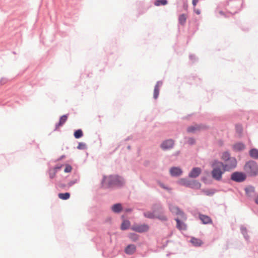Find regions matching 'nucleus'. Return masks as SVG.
Returning <instances> with one entry per match:
<instances>
[{"label":"nucleus","mask_w":258,"mask_h":258,"mask_svg":"<svg viewBox=\"0 0 258 258\" xmlns=\"http://www.w3.org/2000/svg\"><path fill=\"white\" fill-rule=\"evenodd\" d=\"M202 169L199 167H194L191 168L188 174V177L190 178L195 179L199 176L202 173Z\"/></svg>","instance_id":"f8f14e48"},{"label":"nucleus","mask_w":258,"mask_h":258,"mask_svg":"<svg viewBox=\"0 0 258 258\" xmlns=\"http://www.w3.org/2000/svg\"><path fill=\"white\" fill-rule=\"evenodd\" d=\"M71 194L69 192H59L58 194V197L62 200H67L70 198Z\"/></svg>","instance_id":"cd10ccee"},{"label":"nucleus","mask_w":258,"mask_h":258,"mask_svg":"<svg viewBox=\"0 0 258 258\" xmlns=\"http://www.w3.org/2000/svg\"><path fill=\"white\" fill-rule=\"evenodd\" d=\"M163 189L166 190L167 191H168L169 193L171 192V190H172V188L167 185H165V186H164V188H163Z\"/></svg>","instance_id":"de8ad7c7"},{"label":"nucleus","mask_w":258,"mask_h":258,"mask_svg":"<svg viewBox=\"0 0 258 258\" xmlns=\"http://www.w3.org/2000/svg\"><path fill=\"white\" fill-rule=\"evenodd\" d=\"M216 191V190L214 188H211L210 189L204 188L201 189V192H203L205 195L210 197L212 196L215 193Z\"/></svg>","instance_id":"bb28decb"},{"label":"nucleus","mask_w":258,"mask_h":258,"mask_svg":"<svg viewBox=\"0 0 258 258\" xmlns=\"http://www.w3.org/2000/svg\"><path fill=\"white\" fill-rule=\"evenodd\" d=\"M131 148V146L130 145H128V146H127V149L128 150H130Z\"/></svg>","instance_id":"052dcab7"},{"label":"nucleus","mask_w":258,"mask_h":258,"mask_svg":"<svg viewBox=\"0 0 258 258\" xmlns=\"http://www.w3.org/2000/svg\"><path fill=\"white\" fill-rule=\"evenodd\" d=\"M243 169L247 176L253 177L258 175V164L254 160H250L246 162Z\"/></svg>","instance_id":"20e7f679"},{"label":"nucleus","mask_w":258,"mask_h":258,"mask_svg":"<svg viewBox=\"0 0 258 258\" xmlns=\"http://www.w3.org/2000/svg\"><path fill=\"white\" fill-rule=\"evenodd\" d=\"M69 116V114H63L59 117V122L63 125L67 121Z\"/></svg>","instance_id":"f704fd0d"},{"label":"nucleus","mask_w":258,"mask_h":258,"mask_svg":"<svg viewBox=\"0 0 258 258\" xmlns=\"http://www.w3.org/2000/svg\"><path fill=\"white\" fill-rule=\"evenodd\" d=\"M158 185L163 189V188H164V186H165V184H164L163 182H161V181H159L158 182Z\"/></svg>","instance_id":"3c124183"},{"label":"nucleus","mask_w":258,"mask_h":258,"mask_svg":"<svg viewBox=\"0 0 258 258\" xmlns=\"http://www.w3.org/2000/svg\"><path fill=\"white\" fill-rule=\"evenodd\" d=\"M131 223L128 219H123L120 226V229L122 231H125L131 228Z\"/></svg>","instance_id":"aec40b11"},{"label":"nucleus","mask_w":258,"mask_h":258,"mask_svg":"<svg viewBox=\"0 0 258 258\" xmlns=\"http://www.w3.org/2000/svg\"><path fill=\"white\" fill-rule=\"evenodd\" d=\"M194 12L197 15H200L201 12L200 9H196L195 8L194 9Z\"/></svg>","instance_id":"8fccbe9b"},{"label":"nucleus","mask_w":258,"mask_h":258,"mask_svg":"<svg viewBox=\"0 0 258 258\" xmlns=\"http://www.w3.org/2000/svg\"><path fill=\"white\" fill-rule=\"evenodd\" d=\"M8 81V79L6 78H2L0 80V86L6 84Z\"/></svg>","instance_id":"37998d69"},{"label":"nucleus","mask_w":258,"mask_h":258,"mask_svg":"<svg viewBox=\"0 0 258 258\" xmlns=\"http://www.w3.org/2000/svg\"><path fill=\"white\" fill-rule=\"evenodd\" d=\"M111 209L112 211L116 214L120 213L122 211H123L122 205L119 203L112 205Z\"/></svg>","instance_id":"412c9836"},{"label":"nucleus","mask_w":258,"mask_h":258,"mask_svg":"<svg viewBox=\"0 0 258 258\" xmlns=\"http://www.w3.org/2000/svg\"><path fill=\"white\" fill-rule=\"evenodd\" d=\"M245 147L244 144L242 142H237L233 145V149L235 151L241 152L244 149Z\"/></svg>","instance_id":"5701e85b"},{"label":"nucleus","mask_w":258,"mask_h":258,"mask_svg":"<svg viewBox=\"0 0 258 258\" xmlns=\"http://www.w3.org/2000/svg\"><path fill=\"white\" fill-rule=\"evenodd\" d=\"M169 242V240H166L165 243L163 244V247H164L166 246Z\"/></svg>","instance_id":"4d7b16f0"},{"label":"nucleus","mask_w":258,"mask_h":258,"mask_svg":"<svg viewBox=\"0 0 258 258\" xmlns=\"http://www.w3.org/2000/svg\"><path fill=\"white\" fill-rule=\"evenodd\" d=\"M189 58L190 60H191L193 62L197 60V58L196 56L194 54H189Z\"/></svg>","instance_id":"79ce46f5"},{"label":"nucleus","mask_w":258,"mask_h":258,"mask_svg":"<svg viewBox=\"0 0 258 258\" xmlns=\"http://www.w3.org/2000/svg\"><path fill=\"white\" fill-rule=\"evenodd\" d=\"M124 218V216H123V215H122V216H121V218Z\"/></svg>","instance_id":"0e129e2a"},{"label":"nucleus","mask_w":258,"mask_h":258,"mask_svg":"<svg viewBox=\"0 0 258 258\" xmlns=\"http://www.w3.org/2000/svg\"><path fill=\"white\" fill-rule=\"evenodd\" d=\"M187 19V16L185 14H181L178 17V23L181 26H184L185 24Z\"/></svg>","instance_id":"a878e982"},{"label":"nucleus","mask_w":258,"mask_h":258,"mask_svg":"<svg viewBox=\"0 0 258 258\" xmlns=\"http://www.w3.org/2000/svg\"><path fill=\"white\" fill-rule=\"evenodd\" d=\"M201 180L206 185H209L212 183V180L208 179L206 176H202L201 178Z\"/></svg>","instance_id":"4c0bfd02"},{"label":"nucleus","mask_w":258,"mask_h":258,"mask_svg":"<svg viewBox=\"0 0 258 258\" xmlns=\"http://www.w3.org/2000/svg\"><path fill=\"white\" fill-rule=\"evenodd\" d=\"M175 144V141L172 139H168L162 141L160 147L163 151H167L172 149Z\"/></svg>","instance_id":"9d476101"},{"label":"nucleus","mask_w":258,"mask_h":258,"mask_svg":"<svg viewBox=\"0 0 258 258\" xmlns=\"http://www.w3.org/2000/svg\"><path fill=\"white\" fill-rule=\"evenodd\" d=\"M79 181V177H78V178H76L74 180H71L68 183V186L70 188L71 186H72L75 183L78 182Z\"/></svg>","instance_id":"58836bf2"},{"label":"nucleus","mask_w":258,"mask_h":258,"mask_svg":"<svg viewBox=\"0 0 258 258\" xmlns=\"http://www.w3.org/2000/svg\"><path fill=\"white\" fill-rule=\"evenodd\" d=\"M127 237L133 242L137 241L139 238V235L136 233H130L127 235Z\"/></svg>","instance_id":"c756f323"},{"label":"nucleus","mask_w":258,"mask_h":258,"mask_svg":"<svg viewBox=\"0 0 258 258\" xmlns=\"http://www.w3.org/2000/svg\"><path fill=\"white\" fill-rule=\"evenodd\" d=\"M106 176H104L102 180H101V184H103V183L105 182V180H106Z\"/></svg>","instance_id":"5fc2aeb1"},{"label":"nucleus","mask_w":258,"mask_h":258,"mask_svg":"<svg viewBox=\"0 0 258 258\" xmlns=\"http://www.w3.org/2000/svg\"><path fill=\"white\" fill-rule=\"evenodd\" d=\"M123 210L126 213H131L133 211V209L132 208H126L125 209H123Z\"/></svg>","instance_id":"c03bdc74"},{"label":"nucleus","mask_w":258,"mask_h":258,"mask_svg":"<svg viewBox=\"0 0 258 258\" xmlns=\"http://www.w3.org/2000/svg\"><path fill=\"white\" fill-rule=\"evenodd\" d=\"M125 184V180L122 176L118 174H112L109 176L107 188L115 186L118 188H121Z\"/></svg>","instance_id":"7ed1b4c3"},{"label":"nucleus","mask_w":258,"mask_h":258,"mask_svg":"<svg viewBox=\"0 0 258 258\" xmlns=\"http://www.w3.org/2000/svg\"><path fill=\"white\" fill-rule=\"evenodd\" d=\"M170 211L173 214L176 215L182 216L184 215L183 211L181 210L179 207L177 206L170 205L169 206Z\"/></svg>","instance_id":"4468645a"},{"label":"nucleus","mask_w":258,"mask_h":258,"mask_svg":"<svg viewBox=\"0 0 258 258\" xmlns=\"http://www.w3.org/2000/svg\"><path fill=\"white\" fill-rule=\"evenodd\" d=\"M63 166V164H57L54 167H52V169H53L55 172L57 173L62 168V167Z\"/></svg>","instance_id":"a19ab883"},{"label":"nucleus","mask_w":258,"mask_h":258,"mask_svg":"<svg viewBox=\"0 0 258 258\" xmlns=\"http://www.w3.org/2000/svg\"><path fill=\"white\" fill-rule=\"evenodd\" d=\"M119 146H118V147L116 148V149H115V151H116V150L118 149V148L119 147Z\"/></svg>","instance_id":"e2e57ef3"},{"label":"nucleus","mask_w":258,"mask_h":258,"mask_svg":"<svg viewBox=\"0 0 258 258\" xmlns=\"http://www.w3.org/2000/svg\"><path fill=\"white\" fill-rule=\"evenodd\" d=\"M163 82L162 81H158L157 82L154 89L153 98L154 99H157L159 95L160 87L162 85Z\"/></svg>","instance_id":"dca6fc26"},{"label":"nucleus","mask_w":258,"mask_h":258,"mask_svg":"<svg viewBox=\"0 0 258 258\" xmlns=\"http://www.w3.org/2000/svg\"><path fill=\"white\" fill-rule=\"evenodd\" d=\"M130 139H131V137H128L127 138H126L124 140V141H127L130 140Z\"/></svg>","instance_id":"bf43d9fd"},{"label":"nucleus","mask_w":258,"mask_h":258,"mask_svg":"<svg viewBox=\"0 0 258 258\" xmlns=\"http://www.w3.org/2000/svg\"><path fill=\"white\" fill-rule=\"evenodd\" d=\"M62 126H63V125L60 122H59L58 121L57 123H56L55 124V127L54 130V131H55L57 130V129L59 127H61Z\"/></svg>","instance_id":"a18cd8bd"},{"label":"nucleus","mask_w":258,"mask_h":258,"mask_svg":"<svg viewBox=\"0 0 258 258\" xmlns=\"http://www.w3.org/2000/svg\"><path fill=\"white\" fill-rule=\"evenodd\" d=\"M209 126L204 123H195L194 125H189L186 128V132L189 134H196L201 131L207 130Z\"/></svg>","instance_id":"0eeeda50"},{"label":"nucleus","mask_w":258,"mask_h":258,"mask_svg":"<svg viewBox=\"0 0 258 258\" xmlns=\"http://www.w3.org/2000/svg\"><path fill=\"white\" fill-rule=\"evenodd\" d=\"M247 177V174L245 172L241 171H235L230 174V178L227 179V180L229 183L230 181L237 183H242L246 180Z\"/></svg>","instance_id":"423d86ee"},{"label":"nucleus","mask_w":258,"mask_h":258,"mask_svg":"<svg viewBox=\"0 0 258 258\" xmlns=\"http://www.w3.org/2000/svg\"><path fill=\"white\" fill-rule=\"evenodd\" d=\"M218 163L219 165H220L224 173L225 172H230L233 170L236 167L237 165V161L236 159H232V161H231V162H230L229 164L226 163H224L218 160Z\"/></svg>","instance_id":"6e6552de"},{"label":"nucleus","mask_w":258,"mask_h":258,"mask_svg":"<svg viewBox=\"0 0 258 258\" xmlns=\"http://www.w3.org/2000/svg\"><path fill=\"white\" fill-rule=\"evenodd\" d=\"M187 7H188V6H187V5L186 4H183V8H184V9L187 10Z\"/></svg>","instance_id":"13d9d810"},{"label":"nucleus","mask_w":258,"mask_h":258,"mask_svg":"<svg viewBox=\"0 0 258 258\" xmlns=\"http://www.w3.org/2000/svg\"><path fill=\"white\" fill-rule=\"evenodd\" d=\"M210 166L212 168L211 171V175L213 179L216 181H222L223 183H229L227 179H222L224 173L218 163V159H214L210 162Z\"/></svg>","instance_id":"f03ea898"},{"label":"nucleus","mask_w":258,"mask_h":258,"mask_svg":"<svg viewBox=\"0 0 258 258\" xmlns=\"http://www.w3.org/2000/svg\"><path fill=\"white\" fill-rule=\"evenodd\" d=\"M245 195L248 197H252L255 192V188L252 185H248L244 187Z\"/></svg>","instance_id":"6ab92c4d"},{"label":"nucleus","mask_w":258,"mask_h":258,"mask_svg":"<svg viewBox=\"0 0 258 258\" xmlns=\"http://www.w3.org/2000/svg\"><path fill=\"white\" fill-rule=\"evenodd\" d=\"M63 166H64V172L65 173H68L71 172V171L73 170V167L70 164H68V163H65L63 164Z\"/></svg>","instance_id":"c9c22d12"},{"label":"nucleus","mask_w":258,"mask_h":258,"mask_svg":"<svg viewBox=\"0 0 258 258\" xmlns=\"http://www.w3.org/2000/svg\"><path fill=\"white\" fill-rule=\"evenodd\" d=\"M77 149L80 150H83L87 149V146L86 143L84 142H79Z\"/></svg>","instance_id":"e433bc0d"},{"label":"nucleus","mask_w":258,"mask_h":258,"mask_svg":"<svg viewBox=\"0 0 258 258\" xmlns=\"http://www.w3.org/2000/svg\"><path fill=\"white\" fill-rule=\"evenodd\" d=\"M145 217L150 219H157L163 222L167 221L168 219L165 214V210L161 202L153 203L151 207V211L144 212Z\"/></svg>","instance_id":"f257e3e1"},{"label":"nucleus","mask_w":258,"mask_h":258,"mask_svg":"<svg viewBox=\"0 0 258 258\" xmlns=\"http://www.w3.org/2000/svg\"><path fill=\"white\" fill-rule=\"evenodd\" d=\"M196 141L195 139L193 137L189 138L187 141V143L190 146H192V145H195L196 144Z\"/></svg>","instance_id":"ea45409f"},{"label":"nucleus","mask_w":258,"mask_h":258,"mask_svg":"<svg viewBox=\"0 0 258 258\" xmlns=\"http://www.w3.org/2000/svg\"><path fill=\"white\" fill-rule=\"evenodd\" d=\"M240 232L243 236L245 240L248 241L249 238V236L247 233V228L243 225H241L240 227Z\"/></svg>","instance_id":"393cba45"},{"label":"nucleus","mask_w":258,"mask_h":258,"mask_svg":"<svg viewBox=\"0 0 258 258\" xmlns=\"http://www.w3.org/2000/svg\"><path fill=\"white\" fill-rule=\"evenodd\" d=\"M219 14L221 15H222V16H224L225 17H226V16L225 14L224 13V12L223 11H219Z\"/></svg>","instance_id":"864d4df0"},{"label":"nucleus","mask_w":258,"mask_h":258,"mask_svg":"<svg viewBox=\"0 0 258 258\" xmlns=\"http://www.w3.org/2000/svg\"><path fill=\"white\" fill-rule=\"evenodd\" d=\"M221 159L224 162L226 163L228 161L231 162V161H232V159H236V158L231 157L229 152L228 151H225L222 153Z\"/></svg>","instance_id":"a211bd4d"},{"label":"nucleus","mask_w":258,"mask_h":258,"mask_svg":"<svg viewBox=\"0 0 258 258\" xmlns=\"http://www.w3.org/2000/svg\"><path fill=\"white\" fill-rule=\"evenodd\" d=\"M48 173L49 174V177L50 179H53V178H54L57 173V172H55V171L51 167H49Z\"/></svg>","instance_id":"72a5a7b5"},{"label":"nucleus","mask_w":258,"mask_h":258,"mask_svg":"<svg viewBox=\"0 0 258 258\" xmlns=\"http://www.w3.org/2000/svg\"><path fill=\"white\" fill-rule=\"evenodd\" d=\"M150 228L149 226L146 223H144L143 224L138 225L137 224H135L132 225L131 227V229L136 232L142 233L144 232H147Z\"/></svg>","instance_id":"1a4fd4ad"},{"label":"nucleus","mask_w":258,"mask_h":258,"mask_svg":"<svg viewBox=\"0 0 258 258\" xmlns=\"http://www.w3.org/2000/svg\"><path fill=\"white\" fill-rule=\"evenodd\" d=\"M68 176H67L63 177V179L60 180L58 182L57 185L59 188L65 189V190H68L69 189V187L68 186V184H66L64 183L61 182V181L66 179Z\"/></svg>","instance_id":"473e14b6"},{"label":"nucleus","mask_w":258,"mask_h":258,"mask_svg":"<svg viewBox=\"0 0 258 258\" xmlns=\"http://www.w3.org/2000/svg\"><path fill=\"white\" fill-rule=\"evenodd\" d=\"M65 158H66V155H62L58 158H57L56 160H55V162L59 161Z\"/></svg>","instance_id":"49530a36"},{"label":"nucleus","mask_w":258,"mask_h":258,"mask_svg":"<svg viewBox=\"0 0 258 258\" xmlns=\"http://www.w3.org/2000/svg\"><path fill=\"white\" fill-rule=\"evenodd\" d=\"M199 217L203 224H210L213 222L212 218L208 215L200 213Z\"/></svg>","instance_id":"ddd939ff"},{"label":"nucleus","mask_w":258,"mask_h":258,"mask_svg":"<svg viewBox=\"0 0 258 258\" xmlns=\"http://www.w3.org/2000/svg\"><path fill=\"white\" fill-rule=\"evenodd\" d=\"M205 173H206L208 175L209 174V172L208 171H205Z\"/></svg>","instance_id":"680f3d73"},{"label":"nucleus","mask_w":258,"mask_h":258,"mask_svg":"<svg viewBox=\"0 0 258 258\" xmlns=\"http://www.w3.org/2000/svg\"><path fill=\"white\" fill-rule=\"evenodd\" d=\"M137 247L134 244H128L124 248V252L127 255H132L136 251Z\"/></svg>","instance_id":"2eb2a0df"},{"label":"nucleus","mask_w":258,"mask_h":258,"mask_svg":"<svg viewBox=\"0 0 258 258\" xmlns=\"http://www.w3.org/2000/svg\"><path fill=\"white\" fill-rule=\"evenodd\" d=\"M73 135L75 139H79L83 136L84 134L82 130L79 128L74 131Z\"/></svg>","instance_id":"c85d7f7f"},{"label":"nucleus","mask_w":258,"mask_h":258,"mask_svg":"<svg viewBox=\"0 0 258 258\" xmlns=\"http://www.w3.org/2000/svg\"><path fill=\"white\" fill-rule=\"evenodd\" d=\"M177 183L182 186L190 188L192 189H200L201 187V183L196 179L189 180L186 178H181Z\"/></svg>","instance_id":"39448f33"},{"label":"nucleus","mask_w":258,"mask_h":258,"mask_svg":"<svg viewBox=\"0 0 258 258\" xmlns=\"http://www.w3.org/2000/svg\"><path fill=\"white\" fill-rule=\"evenodd\" d=\"M189 242L192 244L195 247H200L203 244V241L200 238H198L195 237H191Z\"/></svg>","instance_id":"4be33fe9"},{"label":"nucleus","mask_w":258,"mask_h":258,"mask_svg":"<svg viewBox=\"0 0 258 258\" xmlns=\"http://www.w3.org/2000/svg\"><path fill=\"white\" fill-rule=\"evenodd\" d=\"M169 173L172 177H177L182 174L183 170L179 166H172L169 169Z\"/></svg>","instance_id":"9b49d317"},{"label":"nucleus","mask_w":258,"mask_h":258,"mask_svg":"<svg viewBox=\"0 0 258 258\" xmlns=\"http://www.w3.org/2000/svg\"><path fill=\"white\" fill-rule=\"evenodd\" d=\"M174 220L176 222V228L178 229L179 230H185L186 229L185 223L178 217L175 218Z\"/></svg>","instance_id":"f3484780"},{"label":"nucleus","mask_w":258,"mask_h":258,"mask_svg":"<svg viewBox=\"0 0 258 258\" xmlns=\"http://www.w3.org/2000/svg\"><path fill=\"white\" fill-rule=\"evenodd\" d=\"M235 132L238 134L240 136H241L243 132V126L240 123H236L235 124Z\"/></svg>","instance_id":"7c9ffc66"},{"label":"nucleus","mask_w":258,"mask_h":258,"mask_svg":"<svg viewBox=\"0 0 258 258\" xmlns=\"http://www.w3.org/2000/svg\"><path fill=\"white\" fill-rule=\"evenodd\" d=\"M248 155L252 159H258V149L255 148H251L248 151Z\"/></svg>","instance_id":"b1692460"},{"label":"nucleus","mask_w":258,"mask_h":258,"mask_svg":"<svg viewBox=\"0 0 258 258\" xmlns=\"http://www.w3.org/2000/svg\"><path fill=\"white\" fill-rule=\"evenodd\" d=\"M199 0H192V5L195 7L197 5L198 3L199 2Z\"/></svg>","instance_id":"09e8293b"},{"label":"nucleus","mask_w":258,"mask_h":258,"mask_svg":"<svg viewBox=\"0 0 258 258\" xmlns=\"http://www.w3.org/2000/svg\"><path fill=\"white\" fill-rule=\"evenodd\" d=\"M168 0H155L154 4L155 6H164L168 4Z\"/></svg>","instance_id":"2f4dec72"},{"label":"nucleus","mask_w":258,"mask_h":258,"mask_svg":"<svg viewBox=\"0 0 258 258\" xmlns=\"http://www.w3.org/2000/svg\"><path fill=\"white\" fill-rule=\"evenodd\" d=\"M180 154V151H177L175 152H174L173 154V156H178Z\"/></svg>","instance_id":"603ef678"},{"label":"nucleus","mask_w":258,"mask_h":258,"mask_svg":"<svg viewBox=\"0 0 258 258\" xmlns=\"http://www.w3.org/2000/svg\"><path fill=\"white\" fill-rule=\"evenodd\" d=\"M167 256H169V254H166Z\"/></svg>","instance_id":"69168bd1"},{"label":"nucleus","mask_w":258,"mask_h":258,"mask_svg":"<svg viewBox=\"0 0 258 258\" xmlns=\"http://www.w3.org/2000/svg\"><path fill=\"white\" fill-rule=\"evenodd\" d=\"M241 30L243 31L247 32L248 31L249 29L248 28H243L241 27Z\"/></svg>","instance_id":"6e6d98bb"}]
</instances>
